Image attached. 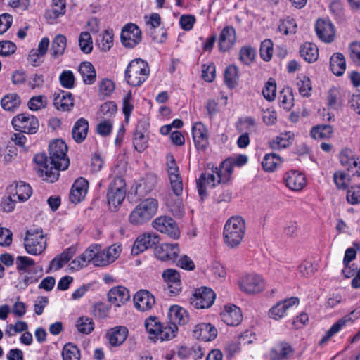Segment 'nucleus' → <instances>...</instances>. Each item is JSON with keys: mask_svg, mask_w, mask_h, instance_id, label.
<instances>
[{"mask_svg": "<svg viewBox=\"0 0 360 360\" xmlns=\"http://www.w3.org/2000/svg\"><path fill=\"white\" fill-rule=\"evenodd\" d=\"M68 146L60 139H56L49 143V158L44 153L34 155V161L40 167L37 173L44 180L53 183L58 179L60 170H65L70 165L67 155Z\"/></svg>", "mask_w": 360, "mask_h": 360, "instance_id": "1", "label": "nucleus"}, {"mask_svg": "<svg viewBox=\"0 0 360 360\" xmlns=\"http://www.w3.org/2000/svg\"><path fill=\"white\" fill-rule=\"evenodd\" d=\"M233 172V167L230 160H225L221 162L219 167L212 168V173H202L196 180V187L201 200L207 196V186L211 184L215 187L221 183H226L229 181Z\"/></svg>", "mask_w": 360, "mask_h": 360, "instance_id": "2", "label": "nucleus"}, {"mask_svg": "<svg viewBox=\"0 0 360 360\" xmlns=\"http://www.w3.org/2000/svg\"><path fill=\"white\" fill-rule=\"evenodd\" d=\"M245 233V220L239 216L232 217L226 222L224 241L230 248H236L241 243Z\"/></svg>", "mask_w": 360, "mask_h": 360, "instance_id": "3", "label": "nucleus"}, {"mask_svg": "<svg viewBox=\"0 0 360 360\" xmlns=\"http://www.w3.org/2000/svg\"><path fill=\"white\" fill-rule=\"evenodd\" d=\"M150 75V68L146 61L141 58L132 60L124 71L127 83L133 86H140Z\"/></svg>", "mask_w": 360, "mask_h": 360, "instance_id": "4", "label": "nucleus"}, {"mask_svg": "<svg viewBox=\"0 0 360 360\" xmlns=\"http://www.w3.org/2000/svg\"><path fill=\"white\" fill-rule=\"evenodd\" d=\"M158 209V202L155 198H148L141 201L131 211L129 219L134 225H141L150 220Z\"/></svg>", "mask_w": 360, "mask_h": 360, "instance_id": "5", "label": "nucleus"}, {"mask_svg": "<svg viewBox=\"0 0 360 360\" xmlns=\"http://www.w3.org/2000/svg\"><path fill=\"white\" fill-rule=\"evenodd\" d=\"M46 235L41 228L30 229L26 231L24 246L26 252L32 255H39L46 248Z\"/></svg>", "mask_w": 360, "mask_h": 360, "instance_id": "6", "label": "nucleus"}, {"mask_svg": "<svg viewBox=\"0 0 360 360\" xmlns=\"http://www.w3.org/2000/svg\"><path fill=\"white\" fill-rule=\"evenodd\" d=\"M238 285L241 291L252 295L263 291L265 288V281L259 274H249L241 277Z\"/></svg>", "mask_w": 360, "mask_h": 360, "instance_id": "7", "label": "nucleus"}, {"mask_svg": "<svg viewBox=\"0 0 360 360\" xmlns=\"http://www.w3.org/2000/svg\"><path fill=\"white\" fill-rule=\"evenodd\" d=\"M125 181L121 176H116L110 183L107 193L108 202L117 207L124 200L126 195Z\"/></svg>", "mask_w": 360, "mask_h": 360, "instance_id": "8", "label": "nucleus"}, {"mask_svg": "<svg viewBox=\"0 0 360 360\" xmlns=\"http://www.w3.org/2000/svg\"><path fill=\"white\" fill-rule=\"evenodd\" d=\"M12 124L16 131L26 134H35L39 126L37 118L29 114H20L12 120Z\"/></svg>", "mask_w": 360, "mask_h": 360, "instance_id": "9", "label": "nucleus"}, {"mask_svg": "<svg viewBox=\"0 0 360 360\" xmlns=\"http://www.w3.org/2000/svg\"><path fill=\"white\" fill-rule=\"evenodd\" d=\"M153 227L158 231L167 234L173 239L180 236V231L176 221L167 216H160L152 222Z\"/></svg>", "mask_w": 360, "mask_h": 360, "instance_id": "10", "label": "nucleus"}, {"mask_svg": "<svg viewBox=\"0 0 360 360\" xmlns=\"http://www.w3.org/2000/svg\"><path fill=\"white\" fill-rule=\"evenodd\" d=\"M120 38L124 46L131 49L141 42V31L136 24L130 22L123 27Z\"/></svg>", "mask_w": 360, "mask_h": 360, "instance_id": "11", "label": "nucleus"}, {"mask_svg": "<svg viewBox=\"0 0 360 360\" xmlns=\"http://www.w3.org/2000/svg\"><path fill=\"white\" fill-rule=\"evenodd\" d=\"M215 299L214 291L207 287L197 289L191 298V304L197 309L210 307Z\"/></svg>", "mask_w": 360, "mask_h": 360, "instance_id": "12", "label": "nucleus"}, {"mask_svg": "<svg viewBox=\"0 0 360 360\" xmlns=\"http://www.w3.org/2000/svg\"><path fill=\"white\" fill-rule=\"evenodd\" d=\"M159 236L156 233H146L139 236L131 248V254L138 255L159 242Z\"/></svg>", "mask_w": 360, "mask_h": 360, "instance_id": "13", "label": "nucleus"}, {"mask_svg": "<svg viewBox=\"0 0 360 360\" xmlns=\"http://www.w3.org/2000/svg\"><path fill=\"white\" fill-rule=\"evenodd\" d=\"M133 300L135 307L141 311L150 310L155 303V297L147 290H140L136 292Z\"/></svg>", "mask_w": 360, "mask_h": 360, "instance_id": "14", "label": "nucleus"}, {"mask_svg": "<svg viewBox=\"0 0 360 360\" xmlns=\"http://www.w3.org/2000/svg\"><path fill=\"white\" fill-rule=\"evenodd\" d=\"M179 254L177 244L163 243L155 247V255L162 262H174Z\"/></svg>", "mask_w": 360, "mask_h": 360, "instance_id": "15", "label": "nucleus"}, {"mask_svg": "<svg viewBox=\"0 0 360 360\" xmlns=\"http://www.w3.org/2000/svg\"><path fill=\"white\" fill-rule=\"evenodd\" d=\"M192 135L195 146L198 150H205L208 145V131L200 122L195 123L192 127Z\"/></svg>", "mask_w": 360, "mask_h": 360, "instance_id": "16", "label": "nucleus"}, {"mask_svg": "<svg viewBox=\"0 0 360 360\" xmlns=\"http://www.w3.org/2000/svg\"><path fill=\"white\" fill-rule=\"evenodd\" d=\"M146 124L144 122L139 121L133 134L134 147L139 153L144 151L148 147V139L146 135Z\"/></svg>", "mask_w": 360, "mask_h": 360, "instance_id": "17", "label": "nucleus"}, {"mask_svg": "<svg viewBox=\"0 0 360 360\" xmlns=\"http://www.w3.org/2000/svg\"><path fill=\"white\" fill-rule=\"evenodd\" d=\"M299 304V299L296 297H292L278 302L273 306L269 311V316L273 319L278 320L283 318L286 311L294 305Z\"/></svg>", "mask_w": 360, "mask_h": 360, "instance_id": "18", "label": "nucleus"}, {"mask_svg": "<svg viewBox=\"0 0 360 360\" xmlns=\"http://www.w3.org/2000/svg\"><path fill=\"white\" fill-rule=\"evenodd\" d=\"M315 30L318 37L323 41L330 43L334 40V26L330 21L319 19L316 21Z\"/></svg>", "mask_w": 360, "mask_h": 360, "instance_id": "19", "label": "nucleus"}, {"mask_svg": "<svg viewBox=\"0 0 360 360\" xmlns=\"http://www.w3.org/2000/svg\"><path fill=\"white\" fill-rule=\"evenodd\" d=\"M193 335L198 340L208 342L217 337V330L211 323H202L195 326Z\"/></svg>", "mask_w": 360, "mask_h": 360, "instance_id": "20", "label": "nucleus"}, {"mask_svg": "<svg viewBox=\"0 0 360 360\" xmlns=\"http://www.w3.org/2000/svg\"><path fill=\"white\" fill-rule=\"evenodd\" d=\"M162 278L167 283L171 295H176L181 290L180 275L176 270L172 269L165 270Z\"/></svg>", "mask_w": 360, "mask_h": 360, "instance_id": "21", "label": "nucleus"}, {"mask_svg": "<svg viewBox=\"0 0 360 360\" xmlns=\"http://www.w3.org/2000/svg\"><path fill=\"white\" fill-rule=\"evenodd\" d=\"M53 96V105L58 110L63 112L70 111L73 106V98L70 92L61 91L59 93L55 92Z\"/></svg>", "mask_w": 360, "mask_h": 360, "instance_id": "22", "label": "nucleus"}, {"mask_svg": "<svg viewBox=\"0 0 360 360\" xmlns=\"http://www.w3.org/2000/svg\"><path fill=\"white\" fill-rule=\"evenodd\" d=\"M284 182L290 190L299 191L306 184V179L304 174L295 170L286 172L283 176Z\"/></svg>", "mask_w": 360, "mask_h": 360, "instance_id": "23", "label": "nucleus"}, {"mask_svg": "<svg viewBox=\"0 0 360 360\" xmlns=\"http://www.w3.org/2000/svg\"><path fill=\"white\" fill-rule=\"evenodd\" d=\"M221 318L226 325L236 326L240 323L243 315L240 308L236 305L225 306L221 313Z\"/></svg>", "mask_w": 360, "mask_h": 360, "instance_id": "24", "label": "nucleus"}, {"mask_svg": "<svg viewBox=\"0 0 360 360\" xmlns=\"http://www.w3.org/2000/svg\"><path fill=\"white\" fill-rule=\"evenodd\" d=\"M129 298V290L123 286L114 287L108 293V301L116 307L124 304Z\"/></svg>", "mask_w": 360, "mask_h": 360, "instance_id": "25", "label": "nucleus"}, {"mask_svg": "<svg viewBox=\"0 0 360 360\" xmlns=\"http://www.w3.org/2000/svg\"><path fill=\"white\" fill-rule=\"evenodd\" d=\"M89 187L88 181L84 178L77 179L73 184L70 193V200L76 204L84 198Z\"/></svg>", "mask_w": 360, "mask_h": 360, "instance_id": "26", "label": "nucleus"}, {"mask_svg": "<svg viewBox=\"0 0 360 360\" xmlns=\"http://www.w3.org/2000/svg\"><path fill=\"white\" fill-rule=\"evenodd\" d=\"M236 39L235 29L232 26H226L224 27L220 33L219 39L220 51L223 52L229 51L235 44Z\"/></svg>", "mask_w": 360, "mask_h": 360, "instance_id": "27", "label": "nucleus"}, {"mask_svg": "<svg viewBox=\"0 0 360 360\" xmlns=\"http://www.w3.org/2000/svg\"><path fill=\"white\" fill-rule=\"evenodd\" d=\"M129 330L122 326H115L109 330L106 334L110 344L113 347L121 345L127 339Z\"/></svg>", "mask_w": 360, "mask_h": 360, "instance_id": "28", "label": "nucleus"}, {"mask_svg": "<svg viewBox=\"0 0 360 360\" xmlns=\"http://www.w3.org/2000/svg\"><path fill=\"white\" fill-rule=\"evenodd\" d=\"M94 257V247L91 245L81 255L71 262L70 264V269L74 271H78L86 267L91 262H93Z\"/></svg>", "mask_w": 360, "mask_h": 360, "instance_id": "29", "label": "nucleus"}, {"mask_svg": "<svg viewBox=\"0 0 360 360\" xmlns=\"http://www.w3.org/2000/svg\"><path fill=\"white\" fill-rule=\"evenodd\" d=\"M340 161L343 167L349 172L353 168H358L352 174V176H360V162H358L353 156L352 152L349 149H344L340 154Z\"/></svg>", "mask_w": 360, "mask_h": 360, "instance_id": "30", "label": "nucleus"}, {"mask_svg": "<svg viewBox=\"0 0 360 360\" xmlns=\"http://www.w3.org/2000/svg\"><path fill=\"white\" fill-rule=\"evenodd\" d=\"M354 313L355 311H353L350 314L345 316L342 319H339L337 322H335L320 340L319 345H323L327 343L330 338L338 333L342 328V327L346 325L347 322H352L354 319H352V316Z\"/></svg>", "mask_w": 360, "mask_h": 360, "instance_id": "31", "label": "nucleus"}, {"mask_svg": "<svg viewBox=\"0 0 360 360\" xmlns=\"http://www.w3.org/2000/svg\"><path fill=\"white\" fill-rule=\"evenodd\" d=\"M89 130V122L83 117L75 123L72 129V136L77 143H82L86 138Z\"/></svg>", "mask_w": 360, "mask_h": 360, "instance_id": "32", "label": "nucleus"}, {"mask_svg": "<svg viewBox=\"0 0 360 360\" xmlns=\"http://www.w3.org/2000/svg\"><path fill=\"white\" fill-rule=\"evenodd\" d=\"M10 193H12L14 191L13 198H17L20 201L27 200L32 195V190L30 186L24 181L16 182L15 184L11 185L8 188Z\"/></svg>", "mask_w": 360, "mask_h": 360, "instance_id": "33", "label": "nucleus"}, {"mask_svg": "<svg viewBox=\"0 0 360 360\" xmlns=\"http://www.w3.org/2000/svg\"><path fill=\"white\" fill-rule=\"evenodd\" d=\"M168 317L172 324L176 326L184 325L188 323L189 318L188 312L182 307L174 305L172 306L168 312Z\"/></svg>", "mask_w": 360, "mask_h": 360, "instance_id": "34", "label": "nucleus"}, {"mask_svg": "<svg viewBox=\"0 0 360 360\" xmlns=\"http://www.w3.org/2000/svg\"><path fill=\"white\" fill-rule=\"evenodd\" d=\"M294 353L292 347L287 342H281L271 349L270 357L274 360H282L290 358Z\"/></svg>", "mask_w": 360, "mask_h": 360, "instance_id": "35", "label": "nucleus"}, {"mask_svg": "<svg viewBox=\"0 0 360 360\" xmlns=\"http://www.w3.org/2000/svg\"><path fill=\"white\" fill-rule=\"evenodd\" d=\"M156 185L155 176H147L140 179L136 186L135 193L139 197H143L151 192Z\"/></svg>", "mask_w": 360, "mask_h": 360, "instance_id": "36", "label": "nucleus"}, {"mask_svg": "<svg viewBox=\"0 0 360 360\" xmlns=\"http://www.w3.org/2000/svg\"><path fill=\"white\" fill-rule=\"evenodd\" d=\"M165 202L169 211L175 217H181L184 214V206L180 197L174 198L169 195L165 197Z\"/></svg>", "mask_w": 360, "mask_h": 360, "instance_id": "37", "label": "nucleus"}, {"mask_svg": "<svg viewBox=\"0 0 360 360\" xmlns=\"http://www.w3.org/2000/svg\"><path fill=\"white\" fill-rule=\"evenodd\" d=\"M300 54L305 61L314 63L319 58V49L314 44L306 42L300 46Z\"/></svg>", "mask_w": 360, "mask_h": 360, "instance_id": "38", "label": "nucleus"}, {"mask_svg": "<svg viewBox=\"0 0 360 360\" xmlns=\"http://www.w3.org/2000/svg\"><path fill=\"white\" fill-rule=\"evenodd\" d=\"M330 68L333 73L337 76L343 75L346 70V60L341 53H335L330 60Z\"/></svg>", "mask_w": 360, "mask_h": 360, "instance_id": "39", "label": "nucleus"}, {"mask_svg": "<svg viewBox=\"0 0 360 360\" xmlns=\"http://www.w3.org/2000/svg\"><path fill=\"white\" fill-rule=\"evenodd\" d=\"M79 72L86 84H92L96 77V72L94 65L90 62H82L79 66Z\"/></svg>", "mask_w": 360, "mask_h": 360, "instance_id": "40", "label": "nucleus"}, {"mask_svg": "<svg viewBox=\"0 0 360 360\" xmlns=\"http://www.w3.org/2000/svg\"><path fill=\"white\" fill-rule=\"evenodd\" d=\"M67 46V39L63 34H58L52 41L51 54L54 58L62 56Z\"/></svg>", "mask_w": 360, "mask_h": 360, "instance_id": "41", "label": "nucleus"}, {"mask_svg": "<svg viewBox=\"0 0 360 360\" xmlns=\"http://www.w3.org/2000/svg\"><path fill=\"white\" fill-rule=\"evenodd\" d=\"M294 139V134L291 131H288L285 134H281L277 136L274 140L270 142V146L272 149L277 150L284 148L289 146Z\"/></svg>", "mask_w": 360, "mask_h": 360, "instance_id": "42", "label": "nucleus"}, {"mask_svg": "<svg viewBox=\"0 0 360 360\" xmlns=\"http://www.w3.org/2000/svg\"><path fill=\"white\" fill-rule=\"evenodd\" d=\"M282 160L279 155L276 153L266 154L262 162V166L264 171L268 172H274L281 163Z\"/></svg>", "mask_w": 360, "mask_h": 360, "instance_id": "43", "label": "nucleus"}, {"mask_svg": "<svg viewBox=\"0 0 360 360\" xmlns=\"http://www.w3.org/2000/svg\"><path fill=\"white\" fill-rule=\"evenodd\" d=\"M238 68L231 65L228 66L224 72V82L229 89H233L238 85Z\"/></svg>", "mask_w": 360, "mask_h": 360, "instance_id": "44", "label": "nucleus"}, {"mask_svg": "<svg viewBox=\"0 0 360 360\" xmlns=\"http://www.w3.org/2000/svg\"><path fill=\"white\" fill-rule=\"evenodd\" d=\"M333 127L329 124H322L314 127L311 130V136L315 139H326L331 136Z\"/></svg>", "mask_w": 360, "mask_h": 360, "instance_id": "45", "label": "nucleus"}, {"mask_svg": "<svg viewBox=\"0 0 360 360\" xmlns=\"http://www.w3.org/2000/svg\"><path fill=\"white\" fill-rule=\"evenodd\" d=\"M20 98L16 94L6 95L2 98L1 101L2 108L8 111H12L15 110L20 105Z\"/></svg>", "mask_w": 360, "mask_h": 360, "instance_id": "46", "label": "nucleus"}, {"mask_svg": "<svg viewBox=\"0 0 360 360\" xmlns=\"http://www.w3.org/2000/svg\"><path fill=\"white\" fill-rule=\"evenodd\" d=\"M98 46L103 51H108L113 44V34L112 31L105 30L102 34L98 36L96 40Z\"/></svg>", "mask_w": 360, "mask_h": 360, "instance_id": "47", "label": "nucleus"}, {"mask_svg": "<svg viewBox=\"0 0 360 360\" xmlns=\"http://www.w3.org/2000/svg\"><path fill=\"white\" fill-rule=\"evenodd\" d=\"M94 247V252L95 254V257L93 259V264L96 266H105L110 263L108 257H107V254L105 250L101 251V245H92Z\"/></svg>", "mask_w": 360, "mask_h": 360, "instance_id": "48", "label": "nucleus"}, {"mask_svg": "<svg viewBox=\"0 0 360 360\" xmlns=\"http://www.w3.org/2000/svg\"><path fill=\"white\" fill-rule=\"evenodd\" d=\"M62 356L63 360H80V351L76 345L67 343L63 348Z\"/></svg>", "mask_w": 360, "mask_h": 360, "instance_id": "49", "label": "nucleus"}, {"mask_svg": "<svg viewBox=\"0 0 360 360\" xmlns=\"http://www.w3.org/2000/svg\"><path fill=\"white\" fill-rule=\"evenodd\" d=\"M333 181L338 189L346 190L351 181V176L342 171H337L333 174Z\"/></svg>", "mask_w": 360, "mask_h": 360, "instance_id": "50", "label": "nucleus"}, {"mask_svg": "<svg viewBox=\"0 0 360 360\" xmlns=\"http://www.w3.org/2000/svg\"><path fill=\"white\" fill-rule=\"evenodd\" d=\"M237 129L239 132H248V134L255 131V120L252 117H245L240 119L238 122Z\"/></svg>", "mask_w": 360, "mask_h": 360, "instance_id": "51", "label": "nucleus"}, {"mask_svg": "<svg viewBox=\"0 0 360 360\" xmlns=\"http://www.w3.org/2000/svg\"><path fill=\"white\" fill-rule=\"evenodd\" d=\"M77 328L83 334H89L94 329V323L91 318L82 316L77 321Z\"/></svg>", "mask_w": 360, "mask_h": 360, "instance_id": "52", "label": "nucleus"}, {"mask_svg": "<svg viewBox=\"0 0 360 360\" xmlns=\"http://www.w3.org/2000/svg\"><path fill=\"white\" fill-rule=\"evenodd\" d=\"M79 46L84 53H89L93 49L92 38L89 32H82L79 37Z\"/></svg>", "mask_w": 360, "mask_h": 360, "instance_id": "53", "label": "nucleus"}, {"mask_svg": "<svg viewBox=\"0 0 360 360\" xmlns=\"http://www.w3.org/2000/svg\"><path fill=\"white\" fill-rule=\"evenodd\" d=\"M177 326L170 323L169 325L161 326L160 331L158 335V338L162 340H169L176 336Z\"/></svg>", "mask_w": 360, "mask_h": 360, "instance_id": "54", "label": "nucleus"}, {"mask_svg": "<svg viewBox=\"0 0 360 360\" xmlns=\"http://www.w3.org/2000/svg\"><path fill=\"white\" fill-rule=\"evenodd\" d=\"M349 59L355 65L360 67V43L353 41L348 46Z\"/></svg>", "mask_w": 360, "mask_h": 360, "instance_id": "55", "label": "nucleus"}, {"mask_svg": "<svg viewBox=\"0 0 360 360\" xmlns=\"http://www.w3.org/2000/svg\"><path fill=\"white\" fill-rule=\"evenodd\" d=\"M260 56L264 61H269L273 54V42L270 39H265L261 43Z\"/></svg>", "mask_w": 360, "mask_h": 360, "instance_id": "56", "label": "nucleus"}, {"mask_svg": "<svg viewBox=\"0 0 360 360\" xmlns=\"http://www.w3.org/2000/svg\"><path fill=\"white\" fill-rule=\"evenodd\" d=\"M276 84L274 79L270 78L262 90L264 97L269 101H274L276 97Z\"/></svg>", "mask_w": 360, "mask_h": 360, "instance_id": "57", "label": "nucleus"}, {"mask_svg": "<svg viewBox=\"0 0 360 360\" xmlns=\"http://www.w3.org/2000/svg\"><path fill=\"white\" fill-rule=\"evenodd\" d=\"M34 264V260L27 256H18L15 259L16 268L18 271L26 272Z\"/></svg>", "mask_w": 360, "mask_h": 360, "instance_id": "58", "label": "nucleus"}, {"mask_svg": "<svg viewBox=\"0 0 360 360\" xmlns=\"http://www.w3.org/2000/svg\"><path fill=\"white\" fill-rule=\"evenodd\" d=\"M299 81L297 82V87L299 89L300 94L302 96H309L311 95V82L309 77L306 76H302L298 77Z\"/></svg>", "mask_w": 360, "mask_h": 360, "instance_id": "59", "label": "nucleus"}, {"mask_svg": "<svg viewBox=\"0 0 360 360\" xmlns=\"http://www.w3.org/2000/svg\"><path fill=\"white\" fill-rule=\"evenodd\" d=\"M255 51L251 46H244L240 50L239 58L245 65L250 64L255 59Z\"/></svg>", "mask_w": 360, "mask_h": 360, "instance_id": "60", "label": "nucleus"}, {"mask_svg": "<svg viewBox=\"0 0 360 360\" xmlns=\"http://www.w3.org/2000/svg\"><path fill=\"white\" fill-rule=\"evenodd\" d=\"M46 98L44 96L39 95L32 97L28 102V107L31 110L36 111L46 106Z\"/></svg>", "mask_w": 360, "mask_h": 360, "instance_id": "61", "label": "nucleus"}, {"mask_svg": "<svg viewBox=\"0 0 360 360\" xmlns=\"http://www.w3.org/2000/svg\"><path fill=\"white\" fill-rule=\"evenodd\" d=\"M161 326V323L158 321L157 318L155 316H150L145 321V327L146 330L150 334L155 335L157 337L160 331Z\"/></svg>", "mask_w": 360, "mask_h": 360, "instance_id": "62", "label": "nucleus"}, {"mask_svg": "<svg viewBox=\"0 0 360 360\" xmlns=\"http://www.w3.org/2000/svg\"><path fill=\"white\" fill-rule=\"evenodd\" d=\"M112 130V123L110 120L105 119L96 126V132L101 136H109Z\"/></svg>", "mask_w": 360, "mask_h": 360, "instance_id": "63", "label": "nucleus"}, {"mask_svg": "<svg viewBox=\"0 0 360 360\" xmlns=\"http://www.w3.org/2000/svg\"><path fill=\"white\" fill-rule=\"evenodd\" d=\"M347 200L352 205L360 202V185L351 186L347 193Z\"/></svg>", "mask_w": 360, "mask_h": 360, "instance_id": "64", "label": "nucleus"}]
</instances>
